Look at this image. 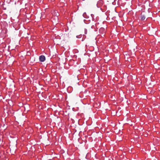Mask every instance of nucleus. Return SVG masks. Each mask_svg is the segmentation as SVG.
Wrapping results in <instances>:
<instances>
[{
    "label": "nucleus",
    "instance_id": "4",
    "mask_svg": "<svg viewBox=\"0 0 160 160\" xmlns=\"http://www.w3.org/2000/svg\"><path fill=\"white\" fill-rule=\"evenodd\" d=\"M77 38H78V36H77Z\"/></svg>",
    "mask_w": 160,
    "mask_h": 160
},
{
    "label": "nucleus",
    "instance_id": "1",
    "mask_svg": "<svg viewBox=\"0 0 160 160\" xmlns=\"http://www.w3.org/2000/svg\"><path fill=\"white\" fill-rule=\"evenodd\" d=\"M39 60L41 62H44L45 60V57L43 55H41L39 57Z\"/></svg>",
    "mask_w": 160,
    "mask_h": 160
},
{
    "label": "nucleus",
    "instance_id": "2",
    "mask_svg": "<svg viewBox=\"0 0 160 160\" xmlns=\"http://www.w3.org/2000/svg\"><path fill=\"white\" fill-rule=\"evenodd\" d=\"M99 31L100 33L104 34L105 32V30L104 28H102L99 29Z\"/></svg>",
    "mask_w": 160,
    "mask_h": 160
},
{
    "label": "nucleus",
    "instance_id": "3",
    "mask_svg": "<svg viewBox=\"0 0 160 160\" xmlns=\"http://www.w3.org/2000/svg\"><path fill=\"white\" fill-rule=\"evenodd\" d=\"M146 18L145 17L144 15H142L141 17V19L142 20H144Z\"/></svg>",
    "mask_w": 160,
    "mask_h": 160
}]
</instances>
